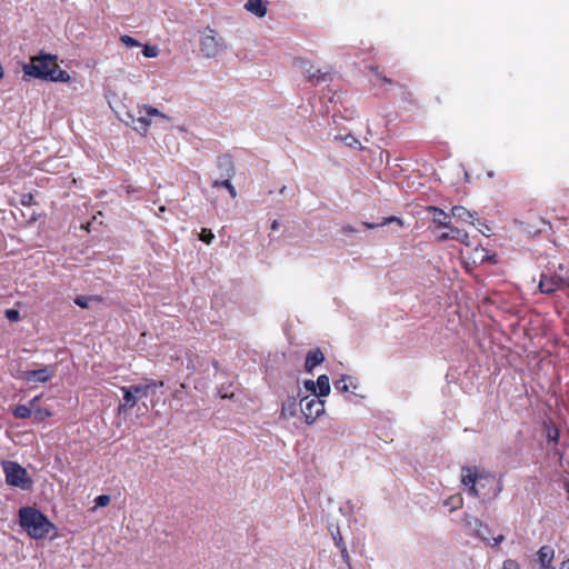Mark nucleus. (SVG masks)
I'll return each mask as SVG.
<instances>
[{"label": "nucleus", "mask_w": 569, "mask_h": 569, "mask_svg": "<svg viewBox=\"0 0 569 569\" xmlns=\"http://www.w3.org/2000/svg\"><path fill=\"white\" fill-rule=\"evenodd\" d=\"M335 540H336V545H337L338 547H341V548L343 547V543H342V539H341V537H340L339 539H335Z\"/></svg>", "instance_id": "nucleus-46"}, {"label": "nucleus", "mask_w": 569, "mask_h": 569, "mask_svg": "<svg viewBox=\"0 0 569 569\" xmlns=\"http://www.w3.org/2000/svg\"><path fill=\"white\" fill-rule=\"evenodd\" d=\"M448 229H449L450 239H452V240H457L460 237V234L463 232V230L456 228L452 224H451V228H448Z\"/></svg>", "instance_id": "nucleus-34"}, {"label": "nucleus", "mask_w": 569, "mask_h": 569, "mask_svg": "<svg viewBox=\"0 0 569 569\" xmlns=\"http://www.w3.org/2000/svg\"><path fill=\"white\" fill-rule=\"evenodd\" d=\"M56 375V366H43L36 370H24L17 373L16 378L33 388L37 383H47Z\"/></svg>", "instance_id": "nucleus-7"}, {"label": "nucleus", "mask_w": 569, "mask_h": 569, "mask_svg": "<svg viewBox=\"0 0 569 569\" xmlns=\"http://www.w3.org/2000/svg\"><path fill=\"white\" fill-rule=\"evenodd\" d=\"M447 240H450V234H449V231L448 232H443L441 233L439 237H438V241L440 242H445Z\"/></svg>", "instance_id": "nucleus-39"}, {"label": "nucleus", "mask_w": 569, "mask_h": 569, "mask_svg": "<svg viewBox=\"0 0 569 569\" xmlns=\"http://www.w3.org/2000/svg\"><path fill=\"white\" fill-rule=\"evenodd\" d=\"M443 505L449 508L450 511L458 510L463 505V498L461 495H453L443 501Z\"/></svg>", "instance_id": "nucleus-21"}, {"label": "nucleus", "mask_w": 569, "mask_h": 569, "mask_svg": "<svg viewBox=\"0 0 569 569\" xmlns=\"http://www.w3.org/2000/svg\"><path fill=\"white\" fill-rule=\"evenodd\" d=\"M451 216H452V218H456L458 221H463V222L475 224V219H476L477 213L468 210L467 208H465L462 206H453L451 208Z\"/></svg>", "instance_id": "nucleus-18"}, {"label": "nucleus", "mask_w": 569, "mask_h": 569, "mask_svg": "<svg viewBox=\"0 0 569 569\" xmlns=\"http://www.w3.org/2000/svg\"><path fill=\"white\" fill-rule=\"evenodd\" d=\"M212 187L214 188H220L222 187L223 189H227L228 192L230 193V196L232 198H236L237 197V191H236V188L232 186L231 181H230V178L228 179H224V180H214L212 182Z\"/></svg>", "instance_id": "nucleus-24"}, {"label": "nucleus", "mask_w": 569, "mask_h": 569, "mask_svg": "<svg viewBox=\"0 0 569 569\" xmlns=\"http://www.w3.org/2000/svg\"><path fill=\"white\" fill-rule=\"evenodd\" d=\"M280 227V223L278 220H273L272 223H271V230L276 231L278 230Z\"/></svg>", "instance_id": "nucleus-42"}, {"label": "nucleus", "mask_w": 569, "mask_h": 569, "mask_svg": "<svg viewBox=\"0 0 569 569\" xmlns=\"http://www.w3.org/2000/svg\"><path fill=\"white\" fill-rule=\"evenodd\" d=\"M6 313L9 320L16 321L19 319V312L17 310L9 309Z\"/></svg>", "instance_id": "nucleus-36"}, {"label": "nucleus", "mask_w": 569, "mask_h": 569, "mask_svg": "<svg viewBox=\"0 0 569 569\" xmlns=\"http://www.w3.org/2000/svg\"><path fill=\"white\" fill-rule=\"evenodd\" d=\"M299 408V397H288L281 406L280 417L290 419L297 416Z\"/></svg>", "instance_id": "nucleus-12"}, {"label": "nucleus", "mask_w": 569, "mask_h": 569, "mask_svg": "<svg viewBox=\"0 0 569 569\" xmlns=\"http://www.w3.org/2000/svg\"><path fill=\"white\" fill-rule=\"evenodd\" d=\"M350 387L356 389L357 385L353 383L352 378L349 376H342L339 380L335 381V388L340 392H348Z\"/></svg>", "instance_id": "nucleus-20"}, {"label": "nucleus", "mask_w": 569, "mask_h": 569, "mask_svg": "<svg viewBox=\"0 0 569 569\" xmlns=\"http://www.w3.org/2000/svg\"><path fill=\"white\" fill-rule=\"evenodd\" d=\"M343 232L351 233V232H355V229L351 226H346V227H343Z\"/></svg>", "instance_id": "nucleus-45"}, {"label": "nucleus", "mask_w": 569, "mask_h": 569, "mask_svg": "<svg viewBox=\"0 0 569 569\" xmlns=\"http://www.w3.org/2000/svg\"><path fill=\"white\" fill-rule=\"evenodd\" d=\"M40 399H41V396L39 395V396L33 397L29 401L30 408L32 409V415H33L36 421H39V422H41L52 416V412L50 409L42 408L39 406Z\"/></svg>", "instance_id": "nucleus-16"}, {"label": "nucleus", "mask_w": 569, "mask_h": 569, "mask_svg": "<svg viewBox=\"0 0 569 569\" xmlns=\"http://www.w3.org/2000/svg\"><path fill=\"white\" fill-rule=\"evenodd\" d=\"M120 41L128 48H132V47H140L141 43L136 40L134 38L128 36V34H123L120 37Z\"/></svg>", "instance_id": "nucleus-29"}, {"label": "nucleus", "mask_w": 569, "mask_h": 569, "mask_svg": "<svg viewBox=\"0 0 569 569\" xmlns=\"http://www.w3.org/2000/svg\"><path fill=\"white\" fill-rule=\"evenodd\" d=\"M243 8L251 14L263 18L268 12V1L266 0H247Z\"/></svg>", "instance_id": "nucleus-13"}, {"label": "nucleus", "mask_w": 569, "mask_h": 569, "mask_svg": "<svg viewBox=\"0 0 569 569\" xmlns=\"http://www.w3.org/2000/svg\"><path fill=\"white\" fill-rule=\"evenodd\" d=\"M558 435V431H555V433L549 435L550 438L556 439Z\"/></svg>", "instance_id": "nucleus-47"}, {"label": "nucleus", "mask_w": 569, "mask_h": 569, "mask_svg": "<svg viewBox=\"0 0 569 569\" xmlns=\"http://www.w3.org/2000/svg\"><path fill=\"white\" fill-rule=\"evenodd\" d=\"M111 501L109 495H100L94 499L96 507H107Z\"/></svg>", "instance_id": "nucleus-30"}, {"label": "nucleus", "mask_w": 569, "mask_h": 569, "mask_svg": "<svg viewBox=\"0 0 569 569\" xmlns=\"http://www.w3.org/2000/svg\"><path fill=\"white\" fill-rule=\"evenodd\" d=\"M323 361L325 355L319 348L310 350L306 357L305 369L307 372L310 373L317 366L321 365Z\"/></svg>", "instance_id": "nucleus-15"}, {"label": "nucleus", "mask_w": 569, "mask_h": 569, "mask_svg": "<svg viewBox=\"0 0 569 569\" xmlns=\"http://www.w3.org/2000/svg\"><path fill=\"white\" fill-rule=\"evenodd\" d=\"M32 200H33V197L32 194L28 193V194H24L21 199V203L23 206H31L32 204Z\"/></svg>", "instance_id": "nucleus-38"}, {"label": "nucleus", "mask_w": 569, "mask_h": 569, "mask_svg": "<svg viewBox=\"0 0 569 569\" xmlns=\"http://www.w3.org/2000/svg\"><path fill=\"white\" fill-rule=\"evenodd\" d=\"M487 174H488V177H489V178H492V177H493V172H492V171H488V173H487Z\"/></svg>", "instance_id": "nucleus-49"}, {"label": "nucleus", "mask_w": 569, "mask_h": 569, "mask_svg": "<svg viewBox=\"0 0 569 569\" xmlns=\"http://www.w3.org/2000/svg\"><path fill=\"white\" fill-rule=\"evenodd\" d=\"M12 413L16 418L28 419L32 415V409L30 405H19L13 409Z\"/></svg>", "instance_id": "nucleus-22"}, {"label": "nucleus", "mask_w": 569, "mask_h": 569, "mask_svg": "<svg viewBox=\"0 0 569 569\" xmlns=\"http://www.w3.org/2000/svg\"><path fill=\"white\" fill-rule=\"evenodd\" d=\"M341 140L348 147L353 149H362L361 142L352 134H346L345 137H341Z\"/></svg>", "instance_id": "nucleus-27"}, {"label": "nucleus", "mask_w": 569, "mask_h": 569, "mask_svg": "<svg viewBox=\"0 0 569 569\" xmlns=\"http://www.w3.org/2000/svg\"><path fill=\"white\" fill-rule=\"evenodd\" d=\"M226 50L227 42L216 29L208 26L200 31L199 51L203 58L213 59Z\"/></svg>", "instance_id": "nucleus-3"}, {"label": "nucleus", "mask_w": 569, "mask_h": 569, "mask_svg": "<svg viewBox=\"0 0 569 569\" xmlns=\"http://www.w3.org/2000/svg\"><path fill=\"white\" fill-rule=\"evenodd\" d=\"M317 390L316 395L318 398L327 397L329 396L331 388H330V380L327 375H321L318 377L316 381Z\"/></svg>", "instance_id": "nucleus-19"}, {"label": "nucleus", "mask_w": 569, "mask_h": 569, "mask_svg": "<svg viewBox=\"0 0 569 569\" xmlns=\"http://www.w3.org/2000/svg\"><path fill=\"white\" fill-rule=\"evenodd\" d=\"M538 562L543 569H555L551 563L555 558V550L550 546H542L538 552Z\"/></svg>", "instance_id": "nucleus-17"}, {"label": "nucleus", "mask_w": 569, "mask_h": 569, "mask_svg": "<svg viewBox=\"0 0 569 569\" xmlns=\"http://www.w3.org/2000/svg\"><path fill=\"white\" fill-rule=\"evenodd\" d=\"M381 79H382L383 81H386V82L390 83V80H388L386 77H382Z\"/></svg>", "instance_id": "nucleus-50"}, {"label": "nucleus", "mask_w": 569, "mask_h": 569, "mask_svg": "<svg viewBox=\"0 0 569 569\" xmlns=\"http://www.w3.org/2000/svg\"><path fill=\"white\" fill-rule=\"evenodd\" d=\"M558 435V431H555V433L549 435L550 438L556 439Z\"/></svg>", "instance_id": "nucleus-48"}, {"label": "nucleus", "mask_w": 569, "mask_h": 569, "mask_svg": "<svg viewBox=\"0 0 569 569\" xmlns=\"http://www.w3.org/2000/svg\"><path fill=\"white\" fill-rule=\"evenodd\" d=\"M214 238L212 231L210 229H202L201 233H200V240L206 242V243H210L212 241V239Z\"/></svg>", "instance_id": "nucleus-31"}, {"label": "nucleus", "mask_w": 569, "mask_h": 569, "mask_svg": "<svg viewBox=\"0 0 569 569\" xmlns=\"http://www.w3.org/2000/svg\"><path fill=\"white\" fill-rule=\"evenodd\" d=\"M306 74L308 80L312 82H320L325 79L326 76L325 73L321 72L320 69L316 68L312 64L306 70Z\"/></svg>", "instance_id": "nucleus-23"}, {"label": "nucleus", "mask_w": 569, "mask_h": 569, "mask_svg": "<svg viewBox=\"0 0 569 569\" xmlns=\"http://www.w3.org/2000/svg\"><path fill=\"white\" fill-rule=\"evenodd\" d=\"M142 53L146 58H156L159 54V49L156 46L144 44Z\"/></svg>", "instance_id": "nucleus-28"}, {"label": "nucleus", "mask_w": 569, "mask_h": 569, "mask_svg": "<svg viewBox=\"0 0 569 569\" xmlns=\"http://www.w3.org/2000/svg\"><path fill=\"white\" fill-rule=\"evenodd\" d=\"M502 569H520V566L517 561L508 559L503 562Z\"/></svg>", "instance_id": "nucleus-35"}, {"label": "nucleus", "mask_w": 569, "mask_h": 569, "mask_svg": "<svg viewBox=\"0 0 569 569\" xmlns=\"http://www.w3.org/2000/svg\"><path fill=\"white\" fill-rule=\"evenodd\" d=\"M142 110H144V113H147V116H150V118L158 117V118L168 120V117L164 113H162L160 110H158L157 108H154L152 106L144 104V106H142Z\"/></svg>", "instance_id": "nucleus-26"}, {"label": "nucleus", "mask_w": 569, "mask_h": 569, "mask_svg": "<svg viewBox=\"0 0 569 569\" xmlns=\"http://www.w3.org/2000/svg\"><path fill=\"white\" fill-rule=\"evenodd\" d=\"M426 211L432 216V222L438 228H451V212L448 213L445 210L435 206L427 207Z\"/></svg>", "instance_id": "nucleus-11"}, {"label": "nucleus", "mask_w": 569, "mask_h": 569, "mask_svg": "<svg viewBox=\"0 0 569 569\" xmlns=\"http://www.w3.org/2000/svg\"><path fill=\"white\" fill-rule=\"evenodd\" d=\"M341 553H342L343 559H346V560L349 559V555H348V551L345 546L341 548Z\"/></svg>", "instance_id": "nucleus-44"}, {"label": "nucleus", "mask_w": 569, "mask_h": 569, "mask_svg": "<svg viewBox=\"0 0 569 569\" xmlns=\"http://www.w3.org/2000/svg\"><path fill=\"white\" fill-rule=\"evenodd\" d=\"M392 222H396L398 223L400 227L403 226V221L398 218V217H395V216H391V217H388V218H383V220L379 223V226H387L389 223H392Z\"/></svg>", "instance_id": "nucleus-32"}, {"label": "nucleus", "mask_w": 569, "mask_h": 569, "mask_svg": "<svg viewBox=\"0 0 569 569\" xmlns=\"http://www.w3.org/2000/svg\"><path fill=\"white\" fill-rule=\"evenodd\" d=\"M303 387H305V389H306L307 391H309V392H310V395H309V396L315 397V395H316V390H317L316 381H313V380H306V381L303 382Z\"/></svg>", "instance_id": "nucleus-33"}, {"label": "nucleus", "mask_w": 569, "mask_h": 569, "mask_svg": "<svg viewBox=\"0 0 569 569\" xmlns=\"http://www.w3.org/2000/svg\"><path fill=\"white\" fill-rule=\"evenodd\" d=\"M299 397V410L303 415L306 423L312 425L317 418L325 413V400L320 399L315 395L302 396L301 391L298 392Z\"/></svg>", "instance_id": "nucleus-6"}, {"label": "nucleus", "mask_w": 569, "mask_h": 569, "mask_svg": "<svg viewBox=\"0 0 569 569\" xmlns=\"http://www.w3.org/2000/svg\"><path fill=\"white\" fill-rule=\"evenodd\" d=\"M22 71L27 77L53 82H69L71 79L67 71L59 68L57 56L42 52L32 57L30 63L22 67Z\"/></svg>", "instance_id": "nucleus-1"}, {"label": "nucleus", "mask_w": 569, "mask_h": 569, "mask_svg": "<svg viewBox=\"0 0 569 569\" xmlns=\"http://www.w3.org/2000/svg\"><path fill=\"white\" fill-rule=\"evenodd\" d=\"M457 241L466 244V246H469L470 244V241H469V236L466 231H463L460 237L457 239Z\"/></svg>", "instance_id": "nucleus-37"}, {"label": "nucleus", "mask_w": 569, "mask_h": 569, "mask_svg": "<svg viewBox=\"0 0 569 569\" xmlns=\"http://www.w3.org/2000/svg\"><path fill=\"white\" fill-rule=\"evenodd\" d=\"M503 540H505V536L499 535V536H497V537H495V538H493L492 546H498V545H499V543H501Z\"/></svg>", "instance_id": "nucleus-40"}, {"label": "nucleus", "mask_w": 569, "mask_h": 569, "mask_svg": "<svg viewBox=\"0 0 569 569\" xmlns=\"http://www.w3.org/2000/svg\"><path fill=\"white\" fill-rule=\"evenodd\" d=\"M132 118L133 129L141 134H147L149 127L151 124V118L150 116H147L144 113V110H142V106L138 107V117Z\"/></svg>", "instance_id": "nucleus-14"}, {"label": "nucleus", "mask_w": 569, "mask_h": 569, "mask_svg": "<svg viewBox=\"0 0 569 569\" xmlns=\"http://www.w3.org/2000/svg\"><path fill=\"white\" fill-rule=\"evenodd\" d=\"M565 268L559 266V273L552 276L542 274L539 289L542 293H552L569 283V277L563 274Z\"/></svg>", "instance_id": "nucleus-9"}, {"label": "nucleus", "mask_w": 569, "mask_h": 569, "mask_svg": "<svg viewBox=\"0 0 569 569\" xmlns=\"http://www.w3.org/2000/svg\"><path fill=\"white\" fill-rule=\"evenodd\" d=\"M2 468L8 485L23 490L31 488L32 480L29 478L27 470L18 462L4 461Z\"/></svg>", "instance_id": "nucleus-5"}, {"label": "nucleus", "mask_w": 569, "mask_h": 569, "mask_svg": "<svg viewBox=\"0 0 569 569\" xmlns=\"http://www.w3.org/2000/svg\"><path fill=\"white\" fill-rule=\"evenodd\" d=\"M19 523L21 528L33 539L48 537L53 525L39 510L32 507H22L19 510Z\"/></svg>", "instance_id": "nucleus-2"}, {"label": "nucleus", "mask_w": 569, "mask_h": 569, "mask_svg": "<svg viewBox=\"0 0 569 569\" xmlns=\"http://www.w3.org/2000/svg\"><path fill=\"white\" fill-rule=\"evenodd\" d=\"M363 226L368 229H375L380 227L379 223H370V222H363Z\"/></svg>", "instance_id": "nucleus-41"}, {"label": "nucleus", "mask_w": 569, "mask_h": 569, "mask_svg": "<svg viewBox=\"0 0 569 569\" xmlns=\"http://www.w3.org/2000/svg\"><path fill=\"white\" fill-rule=\"evenodd\" d=\"M162 387L163 381H154L150 380L148 383L143 385H132L129 387H122L121 390L123 392L122 402H120L118 407V412H127L132 409L139 399L148 397L154 387Z\"/></svg>", "instance_id": "nucleus-4"}, {"label": "nucleus", "mask_w": 569, "mask_h": 569, "mask_svg": "<svg viewBox=\"0 0 569 569\" xmlns=\"http://www.w3.org/2000/svg\"><path fill=\"white\" fill-rule=\"evenodd\" d=\"M463 523L466 528H468L475 536L486 541L487 543H490V540L487 536L490 533V529L485 526L481 520L470 515H465Z\"/></svg>", "instance_id": "nucleus-10"}, {"label": "nucleus", "mask_w": 569, "mask_h": 569, "mask_svg": "<svg viewBox=\"0 0 569 569\" xmlns=\"http://www.w3.org/2000/svg\"><path fill=\"white\" fill-rule=\"evenodd\" d=\"M101 299L97 296H79L74 299V303L81 308H89L91 302H99Z\"/></svg>", "instance_id": "nucleus-25"}, {"label": "nucleus", "mask_w": 569, "mask_h": 569, "mask_svg": "<svg viewBox=\"0 0 569 569\" xmlns=\"http://www.w3.org/2000/svg\"><path fill=\"white\" fill-rule=\"evenodd\" d=\"M482 480L492 481L493 477L485 472H479L477 468L473 467H462L461 483L468 488L470 496L478 497L480 495L477 485L481 486Z\"/></svg>", "instance_id": "nucleus-8"}, {"label": "nucleus", "mask_w": 569, "mask_h": 569, "mask_svg": "<svg viewBox=\"0 0 569 569\" xmlns=\"http://www.w3.org/2000/svg\"><path fill=\"white\" fill-rule=\"evenodd\" d=\"M559 569H569V558L561 562Z\"/></svg>", "instance_id": "nucleus-43"}]
</instances>
